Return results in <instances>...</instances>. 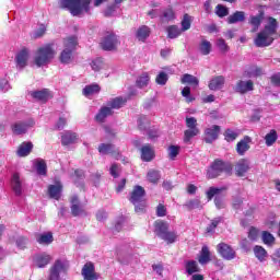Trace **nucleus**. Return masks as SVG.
Segmentation results:
<instances>
[{
	"mask_svg": "<svg viewBox=\"0 0 280 280\" xmlns=\"http://www.w3.org/2000/svg\"><path fill=\"white\" fill-rule=\"evenodd\" d=\"M248 150H250V137L246 136L243 140L237 142L236 152L240 156H244Z\"/></svg>",
	"mask_w": 280,
	"mask_h": 280,
	"instance_id": "22",
	"label": "nucleus"
},
{
	"mask_svg": "<svg viewBox=\"0 0 280 280\" xmlns=\"http://www.w3.org/2000/svg\"><path fill=\"white\" fill-rule=\"evenodd\" d=\"M150 37V27L142 25L136 32V38L141 43H145V39Z\"/></svg>",
	"mask_w": 280,
	"mask_h": 280,
	"instance_id": "30",
	"label": "nucleus"
},
{
	"mask_svg": "<svg viewBox=\"0 0 280 280\" xmlns=\"http://www.w3.org/2000/svg\"><path fill=\"white\" fill-rule=\"evenodd\" d=\"M183 33V30H180L176 25H172L167 27V36L168 38H178V35Z\"/></svg>",
	"mask_w": 280,
	"mask_h": 280,
	"instance_id": "48",
	"label": "nucleus"
},
{
	"mask_svg": "<svg viewBox=\"0 0 280 280\" xmlns=\"http://www.w3.org/2000/svg\"><path fill=\"white\" fill-rule=\"evenodd\" d=\"M60 8L68 10L72 16L91 13V0H60Z\"/></svg>",
	"mask_w": 280,
	"mask_h": 280,
	"instance_id": "2",
	"label": "nucleus"
},
{
	"mask_svg": "<svg viewBox=\"0 0 280 280\" xmlns=\"http://www.w3.org/2000/svg\"><path fill=\"white\" fill-rule=\"evenodd\" d=\"M98 92H100V85L97 84H90L83 89V95L85 97H91V95H95Z\"/></svg>",
	"mask_w": 280,
	"mask_h": 280,
	"instance_id": "41",
	"label": "nucleus"
},
{
	"mask_svg": "<svg viewBox=\"0 0 280 280\" xmlns=\"http://www.w3.org/2000/svg\"><path fill=\"white\" fill-rule=\"evenodd\" d=\"M100 154H113L115 152V145L110 143H102L98 147Z\"/></svg>",
	"mask_w": 280,
	"mask_h": 280,
	"instance_id": "45",
	"label": "nucleus"
},
{
	"mask_svg": "<svg viewBox=\"0 0 280 280\" xmlns=\"http://www.w3.org/2000/svg\"><path fill=\"white\" fill-rule=\"evenodd\" d=\"M188 209H198L200 207V199H192L186 202Z\"/></svg>",
	"mask_w": 280,
	"mask_h": 280,
	"instance_id": "62",
	"label": "nucleus"
},
{
	"mask_svg": "<svg viewBox=\"0 0 280 280\" xmlns=\"http://www.w3.org/2000/svg\"><path fill=\"white\" fill-rule=\"evenodd\" d=\"M215 14L220 16V19H224V16H229V8L218 4L215 8Z\"/></svg>",
	"mask_w": 280,
	"mask_h": 280,
	"instance_id": "52",
	"label": "nucleus"
},
{
	"mask_svg": "<svg viewBox=\"0 0 280 280\" xmlns=\"http://www.w3.org/2000/svg\"><path fill=\"white\" fill-rule=\"evenodd\" d=\"M262 21H264V12H260L258 15H252L249 20L250 25H253L252 32H257Z\"/></svg>",
	"mask_w": 280,
	"mask_h": 280,
	"instance_id": "33",
	"label": "nucleus"
},
{
	"mask_svg": "<svg viewBox=\"0 0 280 280\" xmlns=\"http://www.w3.org/2000/svg\"><path fill=\"white\" fill-rule=\"evenodd\" d=\"M54 56H56V50H54L51 45H46L37 49L34 62L36 67H45V65H49L54 60Z\"/></svg>",
	"mask_w": 280,
	"mask_h": 280,
	"instance_id": "5",
	"label": "nucleus"
},
{
	"mask_svg": "<svg viewBox=\"0 0 280 280\" xmlns=\"http://www.w3.org/2000/svg\"><path fill=\"white\" fill-rule=\"evenodd\" d=\"M101 45L105 51H113V49L119 45V36L115 33H110L103 39Z\"/></svg>",
	"mask_w": 280,
	"mask_h": 280,
	"instance_id": "10",
	"label": "nucleus"
},
{
	"mask_svg": "<svg viewBox=\"0 0 280 280\" xmlns=\"http://www.w3.org/2000/svg\"><path fill=\"white\" fill-rule=\"evenodd\" d=\"M248 170H250V161L246 159H241L237 161L235 165L236 175L244 176Z\"/></svg>",
	"mask_w": 280,
	"mask_h": 280,
	"instance_id": "20",
	"label": "nucleus"
},
{
	"mask_svg": "<svg viewBox=\"0 0 280 280\" xmlns=\"http://www.w3.org/2000/svg\"><path fill=\"white\" fill-rule=\"evenodd\" d=\"M18 248H20V250H23V248H25V246H27V238H25L24 236H19L16 238L15 242Z\"/></svg>",
	"mask_w": 280,
	"mask_h": 280,
	"instance_id": "60",
	"label": "nucleus"
},
{
	"mask_svg": "<svg viewBox=\"0 0 280 280\" xmlns=\"http://www.w3.org/2000/svg\"><path fill=\"white\" fill-rule=\"evenodd\" d=\"M147 178L149 183L156 185V183H159L161 179V173L156 170H150L147 174Z\"/></svg>",
	"mask_w": 280,
	"mask_h": 280,
	"instance_id": "43",
	"label": "nucleus"
},
{
	"mask_svg": "<svg viewBox=\"0 0 280 280\" xmlns=\"http://www.w3.org/2000/svg\"><path fill=\"white\" fill-rule=\"evenodd\" d=\"M71 211L72 215H82V213H84V208L82 205H80V199H78V196H73L71 198Z\"/></svg>",
	"mask_w": 280,
	"mask_h": 280,
	"instance_id": "27",
	"label": "nucleus"
},
{
	"mask_svg": "<svg viewBox=\"0 0 280 280\" xmlns=\"http://www.w3.org/2000/svg\"><path fill=\"white\" fill-rule=\"evenodd\" d=\"M51 261V256L47 253L36 254L33 257V264L36 268H45Z\"/></svg>",
	"mask_w": 280,
	"mask_h": 280,
	"instance_id": "15",
	"label": "nucleus"
},
{
	"mask_svg": "<svg viewBox=\"0 0 280 280\" xmlns=\"http://www.w3.org/2000/svg\"><path fill=\"white\" fill-rule=\"evenodd\" d=\"M254 89H255V84L253 83L252 80H247V81L241 80L236 83L234 91H236V93H241L242 95H244L245 93H248Z\"/></svg>",
	"mask_w": 280,
	"mask_h": 280,
	"instance_id": "17",
	"label": "nucleus"
},
{
	"mask_svg": "<svg viewBox=\"0 0 280 280\" xmlns=\"http://www.w3.org/2000/svg\"><path fill=\"white\" fill-rule=\"evenodd\" d=\"M182 84H190V86H198V84H200V81L198 80V78L191 74H184L182 77Z\"/></svg>",
	"mask_w": 280,
	"mask_h": 280,
	"instance_id": "38",
	"label": "nucleus"
},
{
	"mask_svg": "<svg viewBox=\"0 0 280 280\" xmlns=\"http://www.w3.org/2000/svg\"><path fill=\"white\" fill-rule=\"evenodd\" d=\"M217 47L222 51L223 54H226L229 51V45H226V42L222 38H219L217 40Z\"/></svg>",
	"mask_w": 280,
	"mask_h": 280,
	"instance_id": "57",
	"label": "nucleus"
},
{
	"mask_svg": "<svg viewBox=\"0 0 280 280\" xmlns=\"http://www.w3.org/2000/svg\"><path fill=\"white\" fill-rule=\"evenodd\" d=\"M198 135H200V129H198V128H192V129L188 128L184 132V142L189 143V141H191V139H194V137H198Z\"/></svg>",
	"mask_w": 280,
	"mask_h": 280,
	"instance_id": "34",
	"label": "nucleus"
},
{
	"mask_svg": "<svg viewBox=\"0 0 280 280\" xmlns=\"http://www.w3.org/2000/svg\"><path fill=\"white\" fill-rule=\"evenodd\" d=\"M103 67H104V61L102 60V58L94 59L91 62V68L93 69V71H100V69H102Z\"/></svg>",
	"mask_w": 280,
	"mask_h": 280,
	"instance_id": "54",
	"label": "nucleus"
},
{
	"mask_svg": "<svg viewBox=\"0 0 280 280\" xmlns=\"http://www.w3.org/2000/svg\"><path fill=\"white\" fill-rule=\"evenodd\" d=\"M180 154V147L178 145H171L168 147V158L174 161Z\"/></svg>",
	"mask_w": 280,
	"mask_h": 280,
	"instance_id": "51",
	"label": "nucleus"
},
{
	"mask_svg": "<svg viewBox=\"0 0 280 280\" xmlns=\"http://www.w3.org/2000/svg\"><path fill=\"white\" fill-rule=\"evenodd\" d=\"M220 137V126L213 125L205 130L206 143H213Z\"/></svg>",
	"mask_w": 280,
	"mask_h": 280,
	"instance_id": "14",
	"label": "nucleus"
},
{
	"mask_svg": "<svg viewBox=\"0 0 280 280\" xmlns=\"http://www.w3.org/2000/svg\"><path fill=\"white\" fill-rule=\"evenodd\" d=\"M33 149L34 144L32 142H23L18 149V156H28Z\"/></svg>",
	"mask_w": 280,
	"mask_h": 280,
	"instance_id": "31",
	"label": "nucleus"
},
{
	"mask_svg": "<svg viewBox=\"0 0 280 280\" xmlns=\"http://www.w3.org/2000/svg\"><path fill=\"white\" fill-rule=\"evenodd\" d=\"M75 141H78V133L75 132L66 131L61 136L62 145H71V143H75Z\"/></svg>",
	"mask_w": 280,
	"mask_h": 280,
	"instance_id": "29",
	"label": "nucleus"
},
{
	"mask_svg": "<svg viewBox=\"0 0 280 280\" xmlns=\"http://www.w3.org/2000/svg\"><path fill=\"white\" fill-rule=\"evenodd\" d=\"M63 50L60 54V62L69 65L73 60V51L78 47V37L70 36L63 40Z\"/></svg>",
	"mask_w": 280,
	"mask_h": 280,
	"instance_id": "6",
	"label": "nucleus"
},
{
	"mask_svg": "<svg viewBox=\"0 0 280 280\" xmlns=\"http://www.w3.org/2000/svg\"><path fill=\"white\" fill-rule=\"evenodd\" d=\"M167 80H170V78L165 72H160L155 78V82L156 84H160V86H165V84H167Z\"/></svg>",
	"mask_w": 280,
	"mask_h": 280,
	"instance_id": "50",
	"label": "nucleus"
},
{
	"mask_svg": "<svg viewBox=\"0 0 280 280\" xmlns=\"http://www.w3.org/2000/svg\"><path fill=\"white\" fill-rule=\"evenodd\" d=\"M278 27L279 23L277 19L268 18L265 28L260 31L254 39L256 47H270V45L275 43L273 36L277 34Z\"/></svg>",
	"mask_w": 280,
	"mask_h": 280,
	"instance_id": "1",
	"label": "nucleus"
},
{
	"mask_svg": "<svg viewBox=\"0 0 280 280\" xmlns=\"http://www.w3.org/2000/svg\"><path fill=\"white\" fill-rule=\"evenodd\" d=\"M167 214V209L165 208V206H163L162 203H160L156 208V215L159 218H165V215Z\"/></svg>",
	"mask_w": 280,
	"mask_h": 280,
	"instance_id": "61",
	"label": "nucleus"
},
{
	"mask_svg": "<svg viewBox=\"0 0 280 280\" xmlns=\"http://www.w3.org/2000/svg\"><path fill=\"white\" fill-rule=\"evenodd\" d=\"M194 22V18L189 14H184L182 19V32H187L191 27V23Z\"/></svg>",
	"mask_w": 280,
	"mask_h": 280,
	"instance_id": "44",
	"label": "nucleus"
},
{
	"mask_svg": "<svg viewBox=\"0 0 280 280\" xmlns=\"http://www.w3.org/2000/svg\"><path fill=\"white\" fill-rule=\"evenodd\" d=\"M141 160L144 161L145 163H150L155 156L154 153V148L150 144H145L141 148Z\"/></svg>",
	"mask_w": 280,
	"mask_h": 280,
	"instance_id": "21",
	"label": "nucleus"
},
{
	"mask_svg": "<svg viewBox=\"0 0 280 280\" xmlns=\"http://www.w3.org/2000/svg\"><path fill=\"white\" fill-rule=\"evenodd\" d=\"M33 166L38 176H47V162L43 159H36L33 161Z\"/></svg>",
	"mask_w": 280,
	"mask_h": 280,
	"instance_id": "24",
	"label": "nucleus"
},
{
	"mask_svg": "<svg viewBox=\"0 0 280 280\" xmlns=\"http://www.w3.org/2000/svg\"><path fill=\"white\" fill-rule=\"evenodd\" d=\"M155 235L166 242V244H175L178 242V233L176 231H170V223L158 220L154 222Z\"/></svg>",
	"mask_w": 280,
	"mask_h": 280,
	"instance_id": "3",
	"label": "nucleus"
},
{
	"mask_svg": "<svg viewBox=\"0 0 280 280\" xmlns=\"http://www.w3.org/2000/svg\"><path fill=\"white\" fill-rule=\"evenodd\" d=\"M211 261V253L209 252V247L203 246L201 249V254L199 256V264H209Z\"/></svg>",
	"mask_w": 280,
	"mask_h": 280,
	"instance_id": "40",
	"label": "nucleus"
},
{
	"mask_svg": "<svg viewBox=\"0 0 280 280\" xmlns=\"http://www.w3.org/2000/svg\"><path fill=\"white\" fill-rule=\"evenodd\" d=\"M231 164L223 162L222 160H214L208 167V178H218V176H231Z\"/></svg>",
	"mask_w": 280,
	"mask_h": 280,
	"instance_id": "4",
	"label": "nucleus"
},
{
	"mask_svg": "<svg viewBox=\"0 0 280 280\" xmlns=\"http://www.w3.org/2000/svg\"><path fill=\"white\" fill-rule=\"evenodd\" d=\"M69 264L65 260H56L52 267L50 268V275L48 280H60L62 275H67V269Z\"/></svg>",
	"mask_w": 280,
	"mask_h": 280,
	"instance_id": "9",
	"label": "nucleus"
},
{
	"mask_svg": "<svg viewBox=\"0 0 280 280\" xmlns=\"http://www.w3.org/2000/svg\"><path fill=\"white\" fill-rule=\"evenodd\" d=\"M84 280H98L100 273L95 272V265L93 262H86L81 271Z\"/></svg>",
	"mask_w": 280,
	"mask_h": 280,
	"instance_id": "11",
	"label": "nucleus"
},
{
	"mask_svg": "<svg viewBox=\"0 0 280 280\" xmlns=\"http://www.w3.org/2000/svg\"><path fill=\"white\" fill-rule=\"evenodd\" d=\"M224 191H226V187H210L206 191L208 200H213L214 198V205L217 209H224V207H226V201H224L225 195H222Z\"/></svg>",
	"mask_w": 280,
	"mask_h": 280,
	"instance_id": "8",
	"label": "nucleus"
},
{
	"mask_svg": "<svg viewBox=\"0 0 280 280\" xmlns=\"http://www.w3.org/2000/svg\"><path fill=\"white\" fill-rule=\"evenodd\" d=\"M34 126V121L30 120L28 122H15L12 127L14 135H25L30 128Z\"/></svg>",
	"mask_w": 280,
	"mask_h": 280,
	"instance_id": "19",
	"label": "nucleus"
},
{
	"mask_svg": "<svg viewBox=\"0 0 280 280\" xmlns=\"http://www.w3.org/2000/svg\"><path fill=\"white\" fill-rule=\"evenodd\" d=\"M48 195L54 200H60V196L62 195V184L58 182L56 185H50L48 187Z\"/></svg>",
	"mask_w": 280,
	"mask_h": 280,
	"instance_id": "25",
	"label": "nucleus"
},
{
	"mask_svg": "<svg viewBox=\"0 0 280 280\" xmlns=\"http://www.w3.org/2000/svg\"><path fill=\"white\" fill-rule=\"evenodd\" d=\"M254 255L259 261H266V257H268V252L259 245L254 247Z\"/></svg>",
	"mask_w": 280,
	"mask_h": 280,
	"instance_id": "36",
	"label": "nucleus"
},
{
	"mask_svg": "<svg viewBox=\"0 0 280 280\" xmlns=\"http://www.w3.org/2000/svg\"><path fill=\"white\" fill-rule=\"evenodd\" d=\"M36 242L42 244V246H49L54 242V234L51 232L37 234Z\"/></svg>",
	"mask_w": 280,
	"mask_h": 280,
	"instance_id": "26",
	"label": "nucleus"
},
{
	"mask_svg": "<svg viewBox=\"0 0 280 280\" xmlns=\"http://www.w3.org/2000/svg\"><path fill=\"white\" fill-rule=\"evenodd\" d=\"M186 126L190 129L198 128V120L195 117H186Z\"/></svg>",
	"mask_w": 280,
	"mask_h": 280,
	"instance_id": "58",
	"label": "nucleus"
},
{
	"mask_svg": "<svg viewBox=\"0 0 280 280\" xmlns=\"http://www.w3.org/2000/svg\"><path fill=\"white\" fill-rule=\"evenodd\" d=\"M220 222H222V218L218 217L215 219L212 220L211 224L207 228V233H213V231H215L218 224H220Z\"/></svg>",
	"mask_w": 280,
	"mask_h": 280,
	"instance_id": "56",
	"label": "nucleus"
},
{
	"mask_svg": "<svg viewBox=\"0 0 280 280\" xmlns=\"http://www.w3.org/2000/svg\"><path fill=\"white\" fill-rule=\"evenodd\" d=\"M30 60V50L23 48L15 55L16 69H25L27 67V61Z\"/></svg>",
	"mask_w": 280,
	"mask_h": 280,
	"instance_id": "12",
	"label": "nucleus"
},
{
	"mask_svg": "<svg viewBox=\"0 0 280 280\" xmlns=\"http://www.w3.org/2000/svg\"><path fill=\"white\" fill-rule=\"evenodd\" d=\"M224 77L219 75V77H213L208 84V88L210 89V91H220L222 89H224Z\"/></svg>",
	"mask_w": 280,
	"mask_h": 280,
	"instance_id": "23",
	"label": "nucleus"
},
{
	"mask_svg": "<svg viewBox=\"0 0 280 280\" xmlns=\"http://www.w3.org/2000/svg\"><path fill=\"white\" fill-rule=\"evenodd\" d=\"M277 139H279V136L277 135V130L271 129L270 132H268L265 136L266 145L268 147L275 145V143L277 142Z\"/></svg>",
	"mask_w": 280,
	"mask_h": 280,
	"instance_id": "37",
	"label": "nucleus"
},
{
	"mask_svg": "<svg viewBox=\"0 0 280 280\" xmlns=\"http://www.w3.org/2000/svg\"><path fill=\"white\" fill-rule=\"evenodd\" d=\"M245 78H259V75H264V70L257 66L249 67L245 73Z\"/></svg>",
	"mask_w": 280,
	"mask_h": 280,
	"instance_id": "32",
	"label": "nucleus"
},
{
	"mask_svg": "<svg viewBox=\"0 0 280 280\" xmlns=\"http://www.w3.org/2000/svg\"><path fill=\"white\" fill-rule=\"evenodd\" d=\"M217 250L221 255V257H223V259H235V250L225 243H220L217 247Z\"/></svg>",
	"mask_w": 280,
	"mask_h": 280,
	"instance_id": "13",
	"label": "nucleus"
},
{
	"mask_svg": "<svg viewBox=\"0 0 280 280\" xmlns=\"http://www.w3.org/2000/svg\"><path fill=\"white\" fill-rule=\"evenodd\" d=\"M271 82L275 86H280V73L273 74L271 77Z\"/></svg>",
	"mask_w": 280,
	"mask_h": 280,
	"instance_id": "64",
	"label": "nucleus"
},
{
	"mask_svg": "<svg viewBox=\"0 0 280 280\" xmlns=\"http://www.w3.org/2000/svg\"><path fill=\"white\" fill-rule=\"evenodd\" d=\"M113 115V109L110 108V106L107 107H102L98 112V115H96V121H104L106 119V117Z\"/></svg>",
	"mask_w": 280,
	"mask_h": 280,
	"instance_id": "35",
	"label": "nucleus"
},
{
	"mask_svg": "<svg viewBox=\"0 0 280 280\" xmlns=\"http://www.w3.org/2000/svg\"><path fill=\"white\" fill-rule=\"evenodd\" d=\"M11 187L15 196H21L23 194V179L19 173H14L11 178Z\"/></svg>",
	"mask_w": 280,
	"mask_h": 280,
	"instance_id": "16",
	"label": "nucleus"
},
{
	"mask_svg": "<svg viewBox=\"0 0 280 280\" xmlns=\"http://www.w3.org/2000/svg\"><path fill=\"white\" fill-rule=\"evenodd\" d=\"M31 96L38 102H47L48 100H51L54 97L51 92L47 89L31 92Z\"/></svg>",
	"mask_w": 280,
	"mask_h": 280,
	"instance_id": "18",
	"label": "nucleus"
},
{
	"mask_svg": "<svg viewBox=\"0 0 280 280\" xmlns=\"http://www.w3.org/2000/svg\"><path fill=\"white\" fill-rule=\"evenodd\" d=\"M262 242L267 246H272L275 244V236L270 234L269 232H262Z\"/></svg>",
	"mask_w": 280,
	"mask_h": 280,
	"instance_id": "53",
	"label": "nucleus"
},
{
	"mask_svg": "<svg viewBox=\"0 0 280 280\" xmlns=\"http://www.w3.org/2000/svg\"><path fill=\"white\" fill-rule=\"evenodd\" d=\"M126 104V98L124 97H116L107 103V106H109L112 109L115 108H121Z\"/></svg>",
	"mask_w": 280,
	"mask_h": 280,
	"instance_id": "46",
	"label": "nucleus"
},
{
	"mask_svg": "<svg viewBox=\"0 0 280 280\" xmlns=\"http://www.w3.org/2000/svg\"><path fill=\"white\" fill-rule=\"evenodd\" d=\"M243 21H246V13H244V11H236L228 18V23L230 25L243 23Z\"/></svg>",
	"mask_w": 280,
	"mask_h": 280,
	"instance_id": "28",
	"label": "nucleus"
},
{
	"mask_svg": "<svg viewBox=\"0 0 280 280\" xmlns=\"http://www.w3.org/2000/svg\"><path fill=\"white\" fill-rule=\"evenodd\" d=\"M138 128H140V130H148V128H150V119L148 116H140L138 118Z\"/></svg>",
	"mask_w": 280,
	"mask_h": 280,
	"instance_id": "49",
	"label": "nucleus"
},
{
	"mask_svg": "<svg viewBox=\"0 0 280 280\" xmlns=\"http://www.w3.org/2000/svg\"><path fill=\"white\" fill-rule=\"evenodd\" d=\"M136 84L139 86V89H144V86H148V84H150V74H148V72H143L140 77H138Z\"/></svg>",
	"mask_w": 280,
	"mask_h": 280,
	"instance_id": "39",
	"label": "nucleus"
},
{
	"mask_svg": "<svg viewBox=\"0 0 280 280\" xmlns=\"http://www.w3.org/2000/svg\"><path fill=\"white\" fill-rule=\"evenodd\" d=\"M199 51L202 56H209L211 54V42L202 39L199 45Z\"/></svg>",
	"mask_w": 280,
	"mask_h": 280,
	"instance_id": "42",
	"label": "nucleus"
},
{
	"mask_svg": "<svg viewBox=\"0 0 280 280\" xmlns=\"http://www.w3.org/2000/svg\"><path fill=\"white\" fill-rule=\"evenodd\" d=\"M237 131H233L232 129H228L225 132H224V137H225V140L228 141H235L237 139Z\"/></svg>",
	"mask_w": 280,
	"mask_h": 280,
	"instance_id": "55",
	"label": "nucleus"
},
{
	"mask_svg": "<svg viewBox=\"0 0 280 280\" xmlns=\"http://www.w3.org/2000/svg\"><path fill=\"white\" fill-rule=\"evenodd\" d=\"M47 32V27L45 25H39L38 28L34 32V38H40L42 36H45V33Z\"/></svg>",
	"mask_w": 280,
	"mask_h": 280,
	"instance_id": "59",
	"label": "nucleus"
},
{
	"mask_svg": "<svg viewBox=\"0 0 280 280\" xmlns=\"http://www.w3.org/2000/svg\"><path fill=\"white\" fill-rule=\"evenodd\" d=\"M130 202L135 205L137 213H143L148 203L145 202V189L141 186H136L131 191Z\"/></svg>",
	"mask_w": 280,
	"mask_h": 280,
	"instance_id": "7",
	"label": "nucleus"
},
{
	"mask_svg": "<svg viewBox=\"0 0 280 280\" xmlns=\"http://www.w3.org/2000/svg\"><path fill=\"white\" fill-rule=\"evenodd\" d=\"M119 165L117 164H113L109 168V174L110 176H113L114 178H117V176H119Z\"/></svg>",
	"mask_w": 280,
	"mask_h": 280,
	"instance_id": "63",
	"label": "nucleus"
},
{
	"mask_svg": "<svg viewBox=\"0 0 280 280\" xmlns=\"http://www.w3.org/2000/svg\"><path fill=\"white\" fill-rule=\"evenodd\" d=\"M187 275H194V272H198V262L196 260H188L185 264Z\"/></svg>",
	"mask_w": 280,
	"mask_h": 280,
	"instance_id": "47",
	"label": "nucleus"
}]
</instances>
